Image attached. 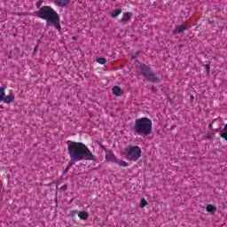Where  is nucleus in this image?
<instances>
[{
  "label": "nucleus",
  "mask_w": 227,
  "mask_h": 227,
  "mask_svg": "<svg viewBox=\"0 0 227 227\" xmlns=\"http://www.w3.org/2000/svg\"><path fill=\"white\" fill-rule=\"evenodd\" d=\"M67 151L70 156V161L64 170V173H67L70 168L74 166V162H79L81 160H95V155H93V153H91L90 148L83 143L68 141Z\"/></svg>",
  "instance_id": "f257e3e1"
},
{
  "label": "nucleus",
  "mask_w": 227,
  "mask_h": 227,
  "mask_svg": "<svg viewBox=\"0 0 227 227\" xmlns=\"http://www.w3.org/2000/svg\"><path fill=\"white\" fill-rule=\"evenodd\" d=\"M36 15L38 19L46 20L47 24H53L54 27L59 31L61 29V24L59 23V14L49 5L41 7L37 12Z\"/></svg>",
  "instance_id": "f03ea898"
},
{
  "label": "nucleus",
  "mask_w": 227,
  "mask_h": 227,
  "mask_svg": "<svg viewBox=\"0 0 227 227\" xmlns=\"http://www.w3.org/2000/svg\"><path fill=\"white\" fill-rule=\"evenodd\" d=\"M152 127H153L152 120L148 117H142L135 121L133 130L137 136L146 137L152 134Z\"/></svg>",
  "instance_id": "7ed1b4c3"
},
{
  "label": "nucleus",
  "mask_w": 227,
  "mask_h": 227,
  "mask_svg": "<svg viewBox=\"0 0 227 227\" xmlns=\"http://www.w3.org/2000/svg\"><path fill=\"white\" fill-rule=\"evenodd\" d=\"M125 159L136 162L141 159V147L137 145H129L125 148Z\"/></svg>",
  "instance_id": "20e7f679"
},
{
  "label": "nucleus",
  "mask_w": 227,
  "mask_h": 227,
  "mask_svg": "<svg viewBox=\"0 0 227 227\" xmlns=\"http://www.w3.org/2000/svg\"><path fill=\"white\" fill-rule=\"evenodd\" d=\"M140 74L150 82H160V79L152 71V68L146 65L140 66Z\"/></svg>",
  "instance_id": "39448f33"
},
{
  "label": "nucleus",
  "mask_w": 227,
  "mask_h": 227,
  "mask_svg": "<svg viewBox=\"0 0 227 227\" xmlns=\"http://www.w3.org/2000/svg\"><path fill=\"white\" fill-rule=\"evenodd\" d=\"M132 19V12H123L122 18L121 19L120 22L125 24V22H129Z\"/></svg>",
  "instance_id": "423d86ee"
},
{
  "label": "nucleus",
  "mask_w": 227,
  "mask_h": 227,
  "mask_svg": "<svg viewBox=\"0 0 227 227\" xmlns=\"http://www.w3.org/2000/svg\"><path fill=\"white\" fill-rule=\"evenodd\" d=\"M13 100H15V96L13 94H10L7 96L4 95L2 99V101L4 102V104H12Z\"/></svg>",
  "instance_id": "0eeeda50"
},
{
  "label": "nucleus",
  "mask_w": 227,
  "mask_h": 227,
  "mask_svg": "<svg viewBox=\"0 0 227 227\" xmlns=\"http://www.w3.org/2000/svg\"><path fill=\"white\" fill-rule=\"evenodd\" d=\"M184 31H187V27L184 25H179L176 27L175 30L172 31L173 35H178L180 33H184Z\"/></svg>",
  "instance_id": "6e6552de"
},
{
  "label": "nucleus",
  "mask_w": 227,
  "mask_h": 227,
  "mask_svg": "<svg viewBox=\"0 0 227 227\" xmlns=\"http://www.w3.org/2000/svg\"><path fill=\"white\" fill-rule=\"evenodd\" d=\"M113 95H115V97H121L123 91H121V88L120 86H114L112 89Z\"/></svg>",
  "instance_id": "1a4fd4ad"
},
{
  "label": "nucleus",
  "mask_w": 227,
  "mask_h": 227,
  "mask_svg": "<svg viewBox=\"0 0 227 227\" xmlns=\"http://www.w3.org/2000/svg\"><path fill=\"white\" fill-rule=\"evenodd\" d=\"M106 160H110V162H116V160H118L116 159V156L114 155V153H113V152L106 153Z\"/></svg>",
  "instance_id": "9d476101"
},
{
  "label": "nucleus",
  "mask_w": 227,
  "mask_h": 227,
  "mask_svg": "<svg viewBox=\"0 0 227 227\" xmlns=\"http://www.w3.org/2000/svg\"><path fill=\"white\" fill-rule=\"evenodd\" d=\"M78 217L82 220V221H86V219H88V217H90V215H88V212L86 211H81L78 214Z\"/></svg>",
  "instance_id": "9b49d317"
},
{
  "label": "nucleus",
  "mask_w": 227,
  "mask_h": 227,
  "mask_svg": "<svg viewBox=\"0 0 227 227\" xmlns=\"http://www.w3.org/2000/svg\"><path fill=\"white\" fill-rule=\"evenodd\" d=\"M67 3H68V0H54L56 6H67Z\"/></svg>",
  "instance_id": "f8f14e48"
},
{
  "label": "nucleus",
  "mask_w": 227,
  "mask_h": 227,
  "mask_svg": "<svg viewBox=\"0 0 227 227\" xmlns=\"http://www.w3.org/2000/svg\"><path fill=\"white\" fill-rule=\"evenodd\" d=\"M115 164H118V166H121L122 168H127L129 166V163L123 160H115Z\"/></svg>",
  "instance_id": "ddd939ff"
},
{
  "label": "nucleus",
  "mask_w": 227,
  "mask_h": 227,
  "mask_svg": "<svg viewBox=\"0 0 227 227\" xmlns=\"http://www.w3.org/2000/svg\"><path fill=\"white\" fill-rule=\"evenodd\" d=\"M206 210L207 212L212 213V212H215L217 210V207L214 205L208 204L206 207Z\"/></svg>",
  "instance_id": "4468645a"
},
{
  "label": "nucleus",
  "mask_w": 227,
  "mask_h": 227,
  "mask_svg": "<svg viewBox=\"0 0 227 227\" xmlns=\"http://www.w3.org/2000/svg\"><path fill=\"white\" fill-rule=\"evenodd\" d=\"M121 9H116L111 13V17H113L114 19H116V17H118V15H121Z\"/></svg>",
  "instance_id": "2eb2a0df"
},
{
  "label": "nucleus",
  "mask_w": 227,
  "mask_h": 227,
  "mask_svg": "<svg viewBox=\"0 0 227 227\" xmlns=\"http://www.w3.org/2000/svg\"><path fill=\"white\" fill-rule=\"evenodd\" d=\"M96 62L99 65H106V63H107V59H106V58H98L96 59Z\"/></svg>",
  "instance_id": "dca6fc26"
},
{
  "label": "nucleus",
  "mask_w": 227,
  "mask_h": 227,
  "mask_svg": "<svg viewBox=\"0 0 227 227\" xmlns=\"http://www.w3.org/2000/svg\"><path fill=\"white\" fill-rule=\"evenodd\" d=\"M4 88L1 87L0 88V102L3 101V97H4V95H6V93L4 92Z\"/></svg>",
  "instance_id": "f3484780"
},
{
  "label": "nucleus",
  "mask_w": 227,
  "mask_h": 227,
  "mask_svg": "<svg viewBox=\"0 0 227 227\" xmlns=\"http://www.w3.org/2000/svg\"><path fill=\"white\" fill-rule=\"evenodd\" d=\"M146 205H148V201H146V200H145V199H142L141 203H140V208H145V207H146Z\"/></svg>",
  "instance_id": "a211bd4d"
},
{
  "label": "nucleus",
  "mask_w": 227,
  "mask_h": 227,
  "mask_svg": "<svg viewBox=\"0 0 227 227\" xmlns=\"http://www.w3.org/2000/svg\"><path fill=\"white\" fill-rule=\"evenodd\" d=\"M138 56H139V51L134 53V54L132 55V59H137V58Z\"/></svg>",
  "instance_id": "6ab92c4d"
},
{
  "label": "nucleus",
  "mask_w": 227,
  "mask_h": 227,
  "mask_svg": "<svg viewBox=\"0 0 227 227\" xmlns=\"http://www.w3.org/2000/svg\"><path fill=\"white\" fill-rule=\"evenodd\" d=\"M77 215V211L76 210L71 212V216L72 217H74V215Z\"/></svg>",
  "instance_id": "aec40b11"
},
{
  "label": "nucleus",
  "mask_w": 227,
  "mask_h": 227,
  "mask_svg": "<svg viewBox=\"0 0 227 227\" xmlns=\"http://www.w3.org/2000/svg\"><path fill=\"white\" fill-rule=\"evenodd\" d=\"M207 72H210V67L208 66H206Z\"/></svg>",
  "instance_id": "412c9836"
},
{
  "label": "nucleus",
  "mask_w": 227,
  "mask_h": 227,
  "mask_svg": "<svg viewBox=\"0 0 227 227\" xmlns=\"http://www.w3.org/2000/svg\"><path fill=\"white\" fill-rule=\"evenodd\" d=\"M37 51H38V46H35L34 49V52H37Z\"/></svg>",
  "instance_id": "4be33fe9"
},
{
  "label": "nucleus",
  "mask_w": 227,
  "mask_h": 227,
  "mask_svg": "<svg viewBox=\"0 0 227 227\" xmlns=\"http://www.w3.org/2000/svg\"><path fill=\"white\" fill-rule=\"evenodd\" d=\"M3 107H4L3 105H0V109H3Z\"/></svg>",
  "instance_id": "5701e85b"
},
{
  "label": "nucleus",
  "mask_w": 227,
  "mask_h": 227,
  "mask_svg": "<svg viewBox=\"0 0 227 227\" xmlns=\"http://www.w3.org/2000/svg\"><path fill=\"white\" fill-rule=\"evenodd\" d=\"M209 127L212 128V124H210Z\"/></svg>",
  "instance_id": "b1692460"
}]
</instances>
